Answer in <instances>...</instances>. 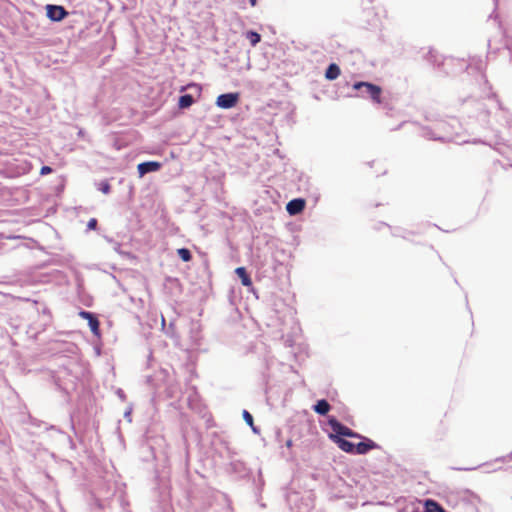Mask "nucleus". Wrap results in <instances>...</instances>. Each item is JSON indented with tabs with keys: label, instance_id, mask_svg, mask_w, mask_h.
Wrapping results in <instances>:
<instances>
[{
	"label": "nucleus",
	"instance_id": "c85d7f7f",
	"mask_svg": "<svg viewBox=\"0 0 512 512\" xmlns=\"http://www.w3.org/2000/svg\"><path fill=\"white\" fill-rule=\"evenodd\" d=\"M495 102H496V105H497L498 109L502 110L503 107H502L501 102L499 100H497V99L495 100Z\"/></svg>",
	"mask_w": 512,
	"mask_h": 512
},
{
	"label": "nucleus",
	"instance_id": "ea45409f",
	"mask_svg": "<svg viewBox=\"0 0 512 512\" xmlns=\"http://www.w3.org/2000/svg\"><path fill=\"white\" fill-rule=\"evenodd\" d=\"M495 2H497L498 0H494Z\"/></svg>",
	"mask_w": 512,
	"mask_h": 512
},
{
	"label": "nucleus",
	"instance_id": "9d476101",
	"mask_svg": "<svg viewBox=\"0 0 512 512\" xmlns=\"http://www.w3.org/2000/svg\"><path fill=\"white\" fill-rule=\"evenodd\" d=\"M424 60L430 64H442L445 59L433 49L424 52Z\"/></svg>",
	"mask_w": 512,
	"mask_h": 512
},
{
	"label": "nucleus",
	"instance_id": "2f4dec72",
	"mask_svg": "<svg viewBox=\"0 0 512 512\" xmlns=\"http://www.w3.org/2000/svg\"><path fill=\"white\" fill-rule=\"evenodd\" d=\"M232 465L235 467V469H239V466H243V464L240 462L233 463Z\"/></svg>",
	"mask_w": 512,
	"mask_h": 512
},
{
	"label": "nucleus",
	"instance_id": "9b49d317",
	"mask_svg": "<svg viewBox=\"0 0 512 512\" xmlns=\"http://www.w3.org/2000/svg\"><path fill=\"white\" fill-rule=\"evenodd\" d=\"M331 409L330 404L327 400L321 399L316 402V404L313 406V410L319 414V415H326Z\"/></svg>",
	"mask_w": 512,
	"mask_h": 512
},
{
	"label": "nucleus",
	"instance_id": "bb28decb",
	"mask_svg": "<svg viewBox=\"0 0 512 512\" xmlns=\"http://www.w3.org/2000/svg\"><path fill=\"white\" fill-rule=\"evenodd\" d=\"M130 415H131V411L128 410L125 412L124 417L127 418L129 421H131Z\"/></svg>",
	"mask_w": 512,
	"mask_h": 512
},
{
	"label": "nucleus",
	"instance_id": "39448f33",
	"mask_svg": "<svg viewBox=\"0 0 512 512\" xmlns=\"http://www.w3.org/2000/svg\"><path fill=\"white\" fill-rule=\"evenodd\" d=\"M79 316L87 320L90 330L95 336L100 335L99 320L92 312L81 310Z\"/></svg>",
	"mask_w": 512,
	"mask_h": 512
},
{
	"label": "nucleus",
	"instance_id": "f257e3e1",
	"mask_svg": "<svg viewBox=\"0 0 512 512\" xmlns=\"http://www.w3.org/2000/svg\"><path fill=\"white\" fill-rule=\"evenodd\" d=\"M352 87L358 92V96L371 99L376 104L381 103L382 89L380 86L370 82L358 81Z\"/></svg>",
	"mask_w": 512,
	"mask_h": 512
},
{
	"label": "nucleus",
	"instance_id": "2eb2a0df",
	"mask_svg": "<svg viewBox=\"0 0 512 512\" xmlns=\"http://www.w3.org/2000/svg\"><path fill=\"white\" fill-rule=\"evenodd\" d=\"M340 75V66H328L325 77L328 80H334Z\"/></svg>",
	"mask_w": 512,
	"mask_h": 512
},
{
	"label": "nucleus",
	"instance_id": "6e6552de",
	"mask_svg": "<svg viewBox=\"0 0 512 512\" xmlns=\"http://www.w3.org/2000/svg\"><path fill=\"white\" fill-rule=\"evenodd\" d=\"M331 439L338 445V447L347 453L354 454L356 451V445L346 439H343L338 436H331Z\"/></svg>",
	"mask_w": 512,
	"mask_h": 512
},
{
	"label": "nucleus",
	"instance_id": "c756f323",
	"mask_svg": "<svg viewBox=\"0 0 512 512\" xmlns=\"http://www.w3.org/2000/svg\"><path fill=\"white\" fill-rule=\"evenodd\" d=\"M104 238H105V240H106L107 242H109V243H111V244H114V242H115L112 238H110V237H108V236H105Z\"/></svg>",
	"mask_w": 512,
	"mask_h": 512
},
{
	"label": "nucleus",
	"instance_id": "7c9ffc66",
	"mask_svg": "<svg viewBox=\"0 0 512 512\" xmlns=\"http://www.w3.org/2000/svg\"><path fill=\"white\" fill-rule=\"evenodd\" d=\"M232 465L235 467V469H239V466H243V464L240 462L233 463Z\"/></svg>",
	"mask_w": 512,
	"mask_h": 512
},
{
	"label": "nucleus",
	"instance_id": "f3484780",
	"mask_svg": "<svg viewBox=\"0 0 512 512\" xmlns=\"http://www.w3.org/2000/svg\"><path fill=\"white\" fill-rule=\"evenodd\" d=\"M191 333H192V340L197 343L200 336H199V324L198 323H193L192 326H191Z\"/></svg>",
	"mask_w": 512,
	"mask_h": 512
},
{
	"label": "nucleus",
	"instance_id": "f03ea898",
	"mask_svg": "<svg viewBox=\"0 0 512 512\" xmlns=\"http://www.w3.org/2000/svg\"><path fill=\"white\" fill-rule=\"evenodd\" d=\"M328 424H329L330 428L332 429V431L334 432V434H331L330 437L331 436H338V437H341V438L342 437L363 438L360 434H358L357 432L353 431L349 427L345 426L344 424L339 422L334 417H331L328 420Z\"/></svg>",
	"mask_w": 512,
	"mask_h": 512
},
{
	"label": "nucleus",
	"instance_id": "412c9836",
	"mask_svg": "<svg viewBox=\"0 0 512 512\" xmlns=\"http://www.w3.org/2000/svg\"><path fill=\"white\" fill-rule=\"evenodd\" d=\"M51 172H52V168L49 166H43L40 170L41 175H47V174H50Z\"/></svg>",
	"mask_w": 512,
	"mask_h": 512
},
{
	"label": "nucleus",
	"instance_id": "4be33fe9",
	"mask_svg": "<svg viewBox=\"0 0 512 512\" xmlns=\"http://www.w3.org/2000/svg\"><path fill=\"white\" fill-rule=\"evenodd\" d=\"M116 394H117V396H118L122 401H125V399H126V395H125V393H124V391H123L122 389H120V388H119V389L116 391Z\"/></svg>",
	"mask_w": 512,
	"mask_h": 512
},
{
	"label": "nucleus",
	"instance_id": "cd10ccee",
	"mask_svg": "<svg viewBox=\"0 0 512 512\" xmlns=\"http://www.w3.org/2000/svg\"><path fill=\"white\" fill-rule=\"evenodd\" d=\"M195 84L191 83V84H188L187 86H182L180 91H185L188 87H191V86H194Z\"/></svg>",
	"mask_w": 512,
	"mask_h": 512
},
{
	"label": "nucleus",
	"instance_id": "7ed1b4c3",
	"mask_svg": "<svg viewBox=\"0 0 512 512\" xmlns=\"http://www.w3.org/2000/svg\"><path fill=\"white\" fill-rule=\"evenodd\" d=\"M238 100V93H224L217 97L216 105L222 109H230L237 104Z\"/></svg>",
	"mask_w": 512,
	"mask_h": 512
},
{
	"label": "nucleus",
	"instance_id": "f704fd0d",
	"mask_svg": "<svg viewBox=\"0 0 512 512\" xmlns=\"http://www.w3.org/2000/svg\"><path fill=\"white\" fill-rule=\"evenodd\" d=\"M423 512H442V510L441 509H437L436 511H432V510L427 508Z\"/></svg>",
	"mask_w": 512,
	"mask_h": 512
},
{
	"label": "nucleus",
	"instance_id": "6ab92c4d",
	"mask_svg": "<svg viewBox=\"0 0 512 512\" xmlns=\"http://www.w3.org/2000/svg\"><path fill=\"white\" fill-rule=\"evenodd\" d=\"M110 184L108 182H101L99 186V190L104 194H108L110 192Z\"/></svg>",
	"mask_w": 512,
	"mask_h": 512
},
{
	"label": "nucleus",
	"instance_id": "f8f14e48",
	"mask_svg": "<svg viewBox=\"0 0 512 512\" xmlns=\"http://www.w3.org/2000/svg\"><path fill=\"white\" fill-rule=\"evenodd\" d=\"M235 273L240 278L243 286L249 287L252 285V280H251L250 276L248 275L245 267L236 268Z\"/></svg>",
	"mask_w": 512,
	"mask_h": 512
},
{
	"label": "nucleus",
	"instance_id": "b1692460",
	"mask_svg": "<svg viewBox=\"0 0 512 512\" xmlns=\"http://www.w3.org/2000/svg\"><path fill=\"white\" fill-rule=\"evenodd\" d=\"M292 445H293V442H292V440H291V439H288V440L285 442V446H286L288 449H290V448L292 447Z\"/></svg>",
	"mask_w": 512,
	"mask_h": 512
},
{
	"label": "nucleus",
	"instance_id": "1a4fd4ad",
	"mask_svg": "<svg viewBox=\"0 0 512 512\" xmlns=\"http://www.w3.org/2000/svg\"><path fill=\"white\" fill-rule=\"evenodd\" d=\"M364 439H365L364 441H361L358 444H356V451H355L356 454H360V455L366 454L370 450L375 449L377 447V444L374 441L367 439V438H364Z\"/></svg>",
	"mask_w": 512,
	"mask_h": 512
},
{
	"label": "nucleus",
	"instance_id": "20e7f679",
	"mask_svg": "<svg viewBox=\"0 0 512 512\" xmlns=\"http://www.w3.org/2000/svg\"><path fill=\"white\" fill-rule=\"evenodd\" d=\"M46 12L47 17L54 22H59L68 15V12L65 10L63 6L53 4H48L46 6Z\"/></svg>",
	"mask_w": 512,
	"mask_h": 512
},
{
	"label": "nucleus",
	"instance_id": "72a5a7b5",
	"mask_svg": "<svg viewBox=\"0 0 512 512\" xmlns=\"http://www.w3.org/2000/svg\"><path fill=\"white\" fill-rule=\"evenodd\" d=\"M282 455L286 457L287 459L291 458V453L286 454L284 451H282Z\"/></svg>",
	"mask_w": 512,
	"mask_h": 512
},
{
	"label": "nucleus",
	"instance_id": "58836bf2",
	"mask_svg": "<svg viewBox=\"0 0 512 512\" xmlns=\"http://www.w3.org/2000/svg\"><path fill=\"white\" fill-rule=\"evenodd\" d=\"M507 458H508L509 460H511V459H512V452H511V454H510Z\"/></svg>",
	"mask_w": 512,
	"mask_h": 512
},
{
	"label": "nucleus",
	"instance_id": "dca6fc26",
	"mask_svg": "<svg viewBox=\"0 0 512 512\" xmlns=\"http://www.w3.org/2000/svg\"><path fill=\"white\" fill-rule=\"evenodd\" d=\"M177 254L180 257V259L184 262H188L192 259V254H191L190 250L187 248L178 249Z\"/></svg>",
	"mask_w": 512,
	"mask_h": 512
},
{
	"label": "nucleus",
	"instance_id": "423d86ee",
	"mask_svg": "<svg viewBox=\"0 0 512 512\" xmlns=\"http://www.w3.org/2000/svg\"><path fill=\"white\" fill-rule=\"evenodd\" d=\"M161 168V164L156 161H146L138 164V173L142 177L150 172L158 171Z\"/></svg>",
	"mask_w": 512,
	"mask_h": 512
},
{
	"label": "nucleus",
	"instance_id": "aec40b11",
	"mask_svg": "<svg viewBox=\"0 0 512 512\" xmlns=\"http://www.w3.org/2000/svg\"><path fill=\"white\" fill-rule=\"evenodd\" d=\"M97 228V219L91 218L87 223L88 230H95Z\"/></svg>",
	"mask_w": 512,
	"mask_h": 512
},
{
	"label": "nucleus",
	"instance_id": "4c0bfd02",
	"mask_svg": "<svg viewBox=\"0 0 512 512\" xmlns=\"http://www.w3.org/2000/svg\"><path fill=\"white\" fill-rule=\"evenodd\" d=\"M427 503H432V505H435V502H433V500H427Z\"/></svg>",
	"mask_w": 512,
	"mask_h": 512
},
{
	"label": "nucleus",
	"instance_id": "393cba45",
	"mask_svg": "<svg viewBox=\"0 0 512 512\" xmlns=\"http://www.w3.org/2000/svg\"><path fill=\"white\" fill-rule=\"evenodd\" d=\"M273 84V82H269V83H265V82H261L260 83V88H265L266 86H271Z\"/></svg>",
	"mask_w": 512,
	"mask_h": 512
},
{
	"label": "nucleus",
	"instance_id": "5701e85b",
	"mask_svg": "<svg viewBox=\"0 0 512 512\" xmlns=\"http://www.w3.org/2000/svg\"><path fill=\"white\" fill-rule=\"evenodd\" d=\"M120 247H121L120 243L114 242L113 248H114L115 251L119 252Z\"/></svg>",
	"mask_w": 512,
	"mask_h": 512
},
{
	"label": "nucleus",
	"instance_id": "4468645a",
	"mask_svg": "<svg viewBox=\"0 0 512 512\" xmlns=\"http://www.w3.org/2000/svg\"><path fill=\"white\" fill-rule=\"evenodd\" d=\"M245 36L252 46H256L261 41V35L253 30L247 31Z\"/></svg>",
	"mask_w": 512,
	"mask_h": 512
},
{
	"label": "nucleus",
	"instance_id": "e433bc0d",
	"mask_svg": "<svg viewBox=\"0 0 512 512\" xmlns=\"http://www.w3.org/2000/svg\"><path fill=\"white\" fill-rule=\"evenodd\" d=\"M427 503H432V505H435V502H433V500H427Z\"/></svg>",
	"mask_w": 512,
	"mask_h": 512
},
{
	"label": "nucleus",
	"instance_id": "a878e982",
	"mask_svg": "<svg viewBox=\"0 0 512 512\" xmlns=\"http://www.w3.org/2000/svg\"><path fill=\"white\" fill-rule=\"evenodd\" d=\"M251 7H255L257 5V0H247Z\"/></svg>",
	"mask_w": 512,
	"mask_h": 512
},
{
	"label": "nucleus",
	"instance_id": "0eeeda50",
	"mask_svg": "<svg viewBox=\"0 0 512 512\" xmlns=\"http://www.w3.org/2000/svg\"><path fill=\"white\" fill-rule=\"evenodd\" d=\"M305 208V200L296 198L288 202L286 210L290 215H297Z\"/></svg>",
	"mask_w": 512,
	"mask_h": 512
},
{
	"label": "nucleus",
	"instance_id": "c9c22d12",
	"mask_svg": "<svg viewBox=\"0 0 512 512\" xmlns=\"http://www.w3.org/2000/svg\"><path fill=\"white\" fill-rule=\"evenodd\" d=\"M427 503H432V505H435V502H433V500H427Z\"/></svg>",
	"mask_w": 512,
	"mask_h": 512
},
{
	"label": "nucleus",
	"instance_id": "a211bd4d",
	"mask_svg": "<svg viewBox=\"0 0 512 512\" xmlns=\"http://www.w3.org/2000/svg\"><path fill=\"white\" fill-rule=\"evenodd\" d=\"M243 418H244L245 422L249 426H252V424H253V416L247 410L243 411Z\"/></svg>",
	"mask_w": 512,
	"mask_h": 512
},
{
	"label": "nucleus",
	"instance_id": "473e14b6",
	"mask_svg": "<svg viewBox=\"0 0 512 512\" xmlns=\"http://www.w3.org/2000/svg\"><path fill=\"white\" fill-rule=\"evenodd\" d=\"M253 430L254 433H259V429L257 427L254 426V424H252V426H250Z\"/></svg>",
	"mask_w": 512,
	"mask_h": 512
},
{
	"label": "nucleus",
	"instance_id": "ddd939ff",
	"mask_svg": "<svg viewBox=\"0 0 512 512\" xmlns=\"http://www.w3.org/2000/svg\"><path fill=\"white\" fill-rule=\"evenodd\" d=\"M194 103V98L190 94H184L180 96L178 106L181 109L189 108Z\"/></svg>",
	"mask_w": 512,
	"mask_h": 512
}]
</instances>
